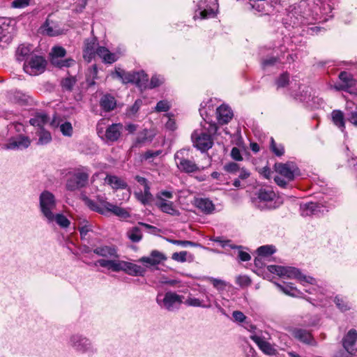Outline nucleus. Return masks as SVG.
Segmentation results:
<instances>
[{
    "mask_svg": "<svg viewBox=\"0 0 357 357\" xmlns=\"http://www.w3.org/2000/svg\"><path fill=\"white\" fill-rule=\"evenodd\" d=\"M95 265H99L101 267L107 268V269L114 272L122 271L132 276H143L146 271L145 268L141 266L119 260L101 259L98 260L95 263Z\"/></svg>",
    "mask_w": 357,
    "mask_h": 357,
    "instance_id": "obj_1",
    "label": "nucleus"
},
{
    "mask_svg": "<svg viewBox=\"0 0 357 357\" xmlns=\"http://www.w3.org/2000/svg\"><path fill=\"white\" fill-rule=\"evenodd\" d=\"M174 160L178 169L186 174L200 172L204 169L200 168L195 162L190 149H183L178 151L174 155Z\"/></svg>",
    "mask_w": 357,
    "mask_h": 357,
    "instance_id": "obj_2",
    "label": "nucleus"
},
{
    "mask_svg": "<svg viewBox=\"0 0 357 357\" xmlns=\"http://www.w3.org/2000/svg\"><path fill=\"white\" fill-rule=\"evenodd\" d=\"M254 199L255 206L261 210H271L280 206L282 202L276 199V194L268 188H261L256 193Z\"/></svg>",
    "mask_w": 357,
    "mask_h": 357,
    "instance_id": "obj_3",
    "label": "nucleus"
},
{
    "mask_svg": "<svg viewBox=\"0 0 357 357\" xmlns=\"http://www.w3.org/2000/svg\"><path fill=\"white\" fill-rule=\"evenodd\" d=\"M267 269L270 273H275L282 278L289 279L295 278L301 282H305L310 284H313L315 280L312 277L303 275L298 268L291 266L270 265L268 266Z\"/></svg>",
    "mask_w": 357,
    "mask_h": 357,
    "instance_id": "obj_4",
    "label": "nucleus"
},
{
    "mask_svg": "<svg viewBox=\"0 0 357 357\" xmlns=\"http://www.w3.org/2000/svg\"><path fill=\"white\" fill-rule=\"evenodd\" d=\"M250 331L252 334L250 335V339L255 342L259 349L266 355L274 356L277 354V350L275 347L268 342L270 335L268 333L257 331H255L256 327L253 325H250Z\"/></svg>",
    "mask_w": 357,
    "mask_h": 357,
    "instance_id": "obj_5",
    "label": "nucleus"
},
{
    "mask_svg": "<svg viewBox=\"0 0 357 357\" xmlns=\"http://www.w3.org/2000/svg\"><path fill=\"white\" fill-rule=\"evenodd\" d=\"M183 296L178 295L175 292L168 291L165 294H158L156 302L161 307L168 311H173L183 303Z\"/></svg>",
    "mask_w": 357,
    "mask_h": 357,
    "instance_id": "obj_6",
    "label": "nucleus"
},
{
    "mask_svg": "<svg viewBox=\"0 0 357 357\" xmlns=\"http://www.w3.org/2000/svg\"><path fill=\"white\" fill-rule=\"evenodd\" d=\"M40 209L43 216L52 218V213L56 207V200L54 195L48 190H44L39 197Z\"/></svg>",
    "mask_w": 357,
    "mask_h": 357,
    "instance_id": "obj_7",
    "label": "nucleus"
},
{
    "mask_svg": "<svg viewBox=\"0 0 357 357\" xmlns=\"http://www.w3.org/2000/svg\"><path fill=\"white\" fill-rule=\"evenodd\" d=\"M46 64L47 61L42 56L33 54L24 62L23 68L30 75H37L45 71Z\"/></svg>",
    "mask_w": 357,
    "mask_h": 357,
    "instance_id": "obj_8",
    "label": "nucleus"
},
{
    "mask_svg": "<svg viewBox=\"0 0 357 357\" xmlns=\"http://www.w3.org/2000/svg\"><path fill=\"white\" fill-rule=\"evenodd\" d=\"M89 174L84 170L79 169L74 172L67 180L66 189L70 191L82 188L86 185Z\"/></svg>",
    "mask_w": 357,
    "mask_h": 357,
    "instance_id": "obj_9",
    "label": "nucleus"
},
{
    "mask_svg": "<svg viewBox=\"0 0 357 357\" xmlns=\"http://www.w3.org/2000/svg\"><path fill=\"white\" fill-rule=\"evenodd\" d=\"M191 137L194 146L202 151L208 150L213 144L212 137L204 130L194 131Z\"/></svg>",
    "mask_w": 357,
    "mask_h": 357,
    "instance_id": "obj_10",
    "label": "nucleus"
},
{
    "mask_svg": "<svg viewBox=\"0 0 357 357\" xmlns=\"http://www.w3.org/2000/svg\"><path fill=\"white\" fill-rule=\"evenodd\" d=\"M287 331L290 335L298 341L305 344L312 346L317 345V342L310 331L298 327H290Z\"/></svg>",
    "mask_w": 357,
    "mask_h": 357,
    "instance_id": "obj_11",
    "label": "nucleus"
},
{
    "mask_svg": "<svg viewBox=\"0 0 357 357\" xmlns=\"http://www.w3.org/2000/svg\"><path fill=\"white\" fill-rule=\"evenodd\" d=\"M275 169L281 176H284L288 181H293L295 175L298 174V169L292 162L287 163H276Z\"/></svg>",
    "mask_w": 357,
    "mask_h": 357,
    "instance_id": "obj_12",
    "label": "nucleus"
},
{
    "mask_svg": "<svg viewBox=\"0 0 357 357\" xmlns=\"http://www.w3.org/2000/svg\"><path fill=\"white\" fill-rule=\"evenodd\" d=\"M218 7V0H204V1H200L198 8L200 10L199 15L201 18L206 19L214 17Z\"/></svg>",
    "mask_w": 357,
    "mask_h": 357,
    "instance_id": "obj_13",
    "label": "nucleus"
},
{
    "mask_svg": "<svg viewBox=\"0 0 357 357\" xmlns=\"http://www.w3.org/2000/svg\"><path fill=\"white\" fill-rule=\"evenodd\" d=\"M98 47L99 45L96 38L86 39L83 49V57L84 60L87 62H90L95 58Z\"/></svg>",
    "mask_w": 357,
    "mask_h": 357,
    "instance_id": "obj_14",
    "label": "nucleus"
},
{
    "mask_svg": "<svg viewBox=\"0 0 357 357\" xmlns=\"http://www.w3.org/2000/svg\"><path fill=\"white\" fill-rule=\"evenodd\" d=\"M356 340L357 331L355 329L349 330L344 337L342 340V345L349 354H354L356 352Z\"/></svg>",
    "mask_w": 357,
    "mask_h": 357,
    "instance_id": "obj_15",
    "label": "nucleus"
},
{
    "mask_svg": "<svg viewBox=\"0 0 357 357\" xmlns=\"http://www.w3.org/2000/svg\"><path fill=\"white\" fill-rule=\"evenodd\" d=\"M69 344L75 349L85 351L91 347L90 340L79 334H75L70 337Z\"/></svg>",
    "mask_w": 357,
    "mask_h": 357,
    "instance_id": "obj_16",
    "label": "nucleus"
},
{
    "mask_svg": "<svg viewBox=\"0 0 357 357\" xmlns=\"http://www.w3.org/2000/svg\"><path fill=\"white\" fill-rule=\"evenodd\" d=\"M30 144L31 140L28 137L18 135L9 139L8 142L6 144V148L7 149H23L28 148Z\"/></svg>",
    "mask_w": 357,
    "mask_h": 357,
    "instance_id": "obj_17",
    "label": "nucleus"
},
{
    "mask_svg": "<svg viewBox=\"0 0 357 357\" xmlns=\"http://www.w3.org/2000/svg\"><path fill=\"white\" fill-rule=\"evenodd\" d=\"M167 259L166 256L161 252L158 250L151 251L149 257H143L139 259V261L149 266H155Z\"/></svg>",
    "mask_w": 357,
    "mask_h": 357,
    "instance_id": "obj_18",
    "label": "nucleus"
},
{
    "mask_svg": "<svg viewBox=\"0 0 357 357\" xmlns=\"http://www.w3.org/2000/svg\"><path fill=\"white\" fill-rule=\"evenodd\" d=\"M339 78L342 82V84L335 86L337 91H349V89L356 84V81L353 78L352 75L346 71L341 72L339 75Z\"/></svg>",
    "mask_w": 357,
    "mask_h": 357,
    "instance_id": "obj_19",
    "label": "nucleus"
},
{
    "mask_svg": "<svg viewBox=\"0 0 357 357\" xmlns=\"http://www.w3.org/2000/svg\"><path fill=\"white\" fill-rule=\"evenodd\" d=\"M217 119L220 124L228 123L233 117V112L229 107L222 105L217 108Z\"/></svg>",
    "mask_w": 357,
    "mask_h": 357,
    "instance_id": "obj_20",
    "label": "nucleus"
},
{
    "mask_svg": "<svg viewBox=\"0 0 357 357\" xmlns=\"http://www.w3.org/2000/svg\"><path fill=\"white\" fill-rule=\"evenodd\" d=\"M33 46L29 44H21L18 46L15 56L16 59L19 61H24L26 62L33 54Z\"/></svg>",
    "mask_w": 357,
    "mask_h": 357,
    "instance_id": "obj_21",
    "label": "nucleus"
},
{
    "mask_svg": "<svg viewBox=\"0 0 357 357\" xmlns=\"http://www.w3.org/2000/svg\"><path fill=\"white\" fill-rule=\"evenodd\" d=\"M50 125L53 128L59 127L60 131L64 136L71 137L73 135V126L71 123L68 121H63L61 119L54 117L50 123Z\"/></svg>",
    "mask_w": 357,
    "mask_h": 357,
    "instance_id": "obj_22",
    "label": "nucleus"
},
{
    "mask_svg": "<svg viewBox=\"0 0 357 357\" xmlns=\"http://www.w3.org/2000/svg\"><path fill=\"white\" fill-rule=\"evenodd\" d=\"M123 125L121 123H113L107 127L105 131V138L110 142L116 141L121 134Z\"/></svg>",
    "mask_w": 357,
    "mask_h": 357,
    "instance_id": "obj_23",
    "label": "nucleus"
},
{
    "mask_svg": "<svg viewBox=\"0 0 357 357\" xmlns=\"http://www.w3.org/2000/svg\"><path fill=\"white\" fill-rule=\"evenodd\" d=\"M156 206L163 213L169 214L171 215L178 216L180 215L179 211L174 205V203L168 200H162L157 202Z\"/></svg>",
    "mask_w": 357,
    "mask_h": 357,
    "instance_id": "obj_24",
    "label": "nucleus"
},
{
    "mask_svg": "<svg viewBox=\"0 0 357 357\" xmlns=\"http://www.w3.org/2000/svg\"><path fill=\"white\" fill-rule=\"evenodd\" d=\"M96 56L102 59L104 63L109 64L114 63L119 58L116 54L111 53L107 48L102 46L98 47Z\"/></svg>",
    "mask_w": 357,
    "mask_h": 357,
    "instance_id": "obj_25",
    "label": "nucleus"
},
{
    "mask_svg": "<svg viewBox=\"0 0 357 357\" xmlns=\"http://www.w3.org/2000/svg\"><path fill=\"white\" fill-rule=\"evenodd\" d=\"M93 252L96 255L103 257H119L116 249L114 246L103 245L97 247Z\"/></svg>",
    "mask_w": 357,
    "mask_h": 357,
    "instance_id": "obj_26",
    "label": "nucleus"
},
{
    "mask_svg": "<svg viewBox=\"0 0 357 357\" xmlns=\"http://www.w3.org/2000/svg\"><path fill=\"white\" fill-rule=\"evenodd\" d=\"M112 77L114 78H118L123 84L132 83L135 81V76L133 75V72H126L124 70L120 68H116L115 71L112 74Z\"/></svg>",
    "mask_w": 357,
    "mask_h": 357,
    "instance_id": "obj_27",
    "label": "nucleus"
},
{
    "mask_svg": "<svg viewBox=\"0 0 357 357\" xmlns=\"http://www.w3.org/2000/svg\"><path fill=\"white\" fill-rule=\"evenodd\" d=\"M322 206L317 203L310 202L305 204L302 206V215L310 216L312 215H318L323 211Z\"/></svg>",
    "mask_w": 357,
    "mask_h": 357,
    "instance_id": "obj_28",
    "label": "nucleus"
},
{
    "mask_svg": "<svg viewBox=\"0 0 357 357\" xmlns=\"http://www.w3.org/2000/svg\"><path fill=\"white\" fill-rule=\"evenodd\" d=\"M46 220L48 223L55 222L60 227L63 229L68 228L70 225V220L62 213H53L52 218H47Z\"/></svg>",
    "mask_w": 357,
    "mask_h": 357,
    "instance_id": "obj_29",
    "label": "nucleus"
},
{
    "mask_svg": "<svg viewBox=\"0 0 357 357\" xmlns=\"http://www.w3.org/2000/svg\"><path fill=\"white\" fill-rule=\"evenodd\" d=\"M196 206L206 214L211 213L215 210V206L212 201L207 198L197 199Z\"/></svg>",
    "mask_w": 357,
    "mask_h": 357,
    "instance_id": "obj_30",
    "label": "nucleus"
},
{
    "mask_svg": "<svg viewBox=\"0 0 357 357\" xmlns=\"http://www.w3.org/2000/svg\"><path fill=\"white\" fill-rule=\"evenodd\" d=\"M100 107L105 112H110L116 107V100L114 98L110 95H105L100 100Z\"/></svg>",
    "mask_w": 357,
    "mask_h": 357,
    "instance_id": "obj_31",
    "label": "nucleus"
},
{
    "mask_svg": "<svg viewBox=\"0 0 357 357\" xmlns=\"http://www.w3.org/2000/svg\"><path fill=\"white\" fill-rule=\"evenodd\" d=\"M331 116L333 123L340 128L342 131H344L345 123L343 112L337 109L333 110L331 113Z\"/></svg>",
    "mask_w": 357,
    "mask_h": 357,
    "instance_id": "obj_32",
    "label": "nucleus"
},
{
    "mask_svg": "<svg viewBox=\"0 0 357 357\" xmlns=\"http://www.w3.org/2000/svg\"><path fill=\"white\" fill-rule=\"evenodd\" d=\"M105 182L113 189L125 188L126 187V183L116 176L107 175L105 178Z\"/></svg>",
    "mask_w": 357,
    "mask_h": 357,
    "instance_id": "obj_33",
    "label": "nucleus"
},
{
    "mask_svg": "<svg viewBox=\"0 0 357 357\" xmlns=\"http://www.w3.org/2000/svg\"><path fill=\"white\" fill-rule=\"evenodd\" d=\"M49 121V117L46 114L40 113L36 115L33 118H31L29 121L31 125L37 126L40 128H43V126L46 124Z\"/></svg>",
    "mask_w": 357,
    "mask_h": 357,
    "instance_id": "obj_34",
    "label": "nucleus"
},
{
    "mask_svg": "<svg viewBox=\"0 0 357 357\" xmlns=\"http://www.w3.org/2000/svg\"><path fill=\"white\" fill-rule=\"evenodd\" d=\"M135 196L139 201H140L143 204H146L150 202L153 196L150 192V187L146 186L144 188V192H136Z\"/></svg>",
    "mask_w": 357,
    "mask_h": 357,
    "instance_id": "obj_35",
    "label": "nucleus"
},
{
    "mask_svg": "<svg viewBox=\"0 0 357 357\" xmlns=\"http://www.w3.org/2000/svg\"><path fill=\"white\" fill-rule=\"evenodd\" d=\"M37 135L38 136V141L37 144L39 145H45L52 141V135L50 132L44 128H40L37 132Z\"/></svg>",
    "mask_w": 357,
    "mask_h": 357,
    "instance_id": "obj_36",
    "label": "nucleus"
},
{
    "mask_svg": "<svg viewBox=\"0 0 357 357\" xmlns=\"http://www.w3.org/2000/svg\"><path fill=\"white\" fill-rule=\"evenodd\" d=\"M51 63L54 66L60 68H68L75 64V61L73 59H63L62 58L59 59H57V58L51 59Z\"/></svg>",
    "mask_w": 357,
    "mask_h": 357,
    "instance_id": "obj_37",
    "label": "nucleus"
},
{
    "mask_svg": "<svg viewBox=\"0 0 357 357\" xmlns=\"http://www.w3.org/2000/svg\"><path fill=\"white\" fill-rule=\"evenodd\" d=\"M135 76V81L132 84H135L139 87H143L145 86L148 81V75L144 71L133 72Z\"/></svg>",
    "mask_w": 357,
    "mask_h": 357,
    "instance_id": "obj_38",
    "label": "nucleus"
},
{
    "mask_svg": "<svg viewBox=\"0 0 357 357\" xmlns=\"http://www.w3.org/2000/svg\"><path fill=\"white\" fill-rule=\"evenodd\" d=\"M185 304L188 306L201 307L204 308H210L211 307V305L209 304V303H205L204 300L201 301L199 298L191 297H189L185 300Z\"/></svg>",
    "mask_w": 357,
    "mask_h": 357,
    "instance_id": "obj_39",
    "label": "nucleus"
},
{
    "mask_svg": "<svg viewBox=\"0 0 357 357\" xmlns=\"http://www.w3.org/2000/svg\"><path fill=\"white\" fill-rule=\"evenodd\" d=\"M127 235L131 241L137 243L142 239V232L138 227H134L128 231Z\"/></svg>",
    "mask_w": 357,
    "mask_h": 357,
    "instance_id": "obj_40",
    "label": "nucleus"
},
{
    "mask_svg": "<svg viewBox=\"0 0 357 357\" xmlns=\"http://www.w3.org/2000/svg\"><path fill=\"white\" fill-rule=\"evenodd\" d=\"M109 208L107 210V213H112L116 215L121 218H128L129 217V213L124 208H121L116 205L114 204H107Z\"/></svg>",
    "mask_w": 357,
    "mask_h": 357,
    "instance_id": "obj_41",
    "label": "nucleus"
},
{
    "mask_svg": "<svg viewBox=\"0 0 357 357\" xmlns=\"http://www.w3.org/2000/svg\"><path fill=\"white\" fill-rule=\"evenodd\" d=\"M76 83L75 77H68L64 78L61 82V85L64 91H71Z\"/></svg>",
    "mask_w": 357,
    "mask_h": 357,
    "instance_id": "obj_42",
    "label": "nucleus"
},
{
    "mask_svg": "<svg viewBox=\"0 0 357 357\" xmlns=\"http://www.w3.org/2000/svg\"><path fill=\"white\" fill-rule=\"evenodd\" d=\"M43 28V32L49 36H56L61 33L59 29H56L50 25L49 20H46Z\"/></svg>",
    "mask_w": 357,
    "mask_h": 357,
    "instance_id": "obj_43",
    "label": "nucleus"
},
{
    "mask_svg": "<svg viewBox=\"0 0 357 357\" xmlns=\"http://www.w3.org/2000/svg\"><path fill=\"white\" fill-rule=\"evenodd\" d=\"M85 204L92 211L100 214L104 215V211L102 210L98 202L92 200L88 197L84 199Z\"/></svg>",
    "mask_w": 357,
    "mask_h": 357,
    "instance_id": "obj_44",
    "label": "nucleus"
},
{
    "mask_svg": "<svg viewBox=\"0 0 357 357\" xmlns=\"http://www.w3.org/2000/svg\"><path fill=\"white\" fill-rule=\"evenodd\" d=\"M289 83V75L285 72L282 73L275 80V84L278 88L287 86Z\"/></svg>",
    "mask_w": 357,
    "mask_h": 357,
    "instance_id": "obj_45",
    "label": "nucleus"
},
{
    "mask_svg": "<svg viewBox=\"0 0 357 357\" xmlns=\"http://www.w3.org/2000/svg\"><path fill=\"white\" fill-rule=\"evenodd\" d=\"M275 252V249L273 245H263L257 249V252L259 256L268 257Z\"/></svg>",
    "mask_w": 357,
    "mask_h": 357,
    "instance_id": "obj_46",
    "label": "nucleus"
},
{
    "mask_svg": "<svg viewBox=\"0 0 357 357\" xmlns=\"http://www.w3.org/2000/svg\"><path fill=\"white\" fill-rule=\"evenodd\" d=\"M270 149L277 156H282L284 153V146L282 144H277L273 137L271 138Z\"/></svg>",
    "mask_w": 357,
    "mask_h": 357,
    "instance_id": "obj_47",
    "label": "nucleus"
},
{
    "mask_svg": "<svg viewBox=\"0 0 357 357\" xmlns=\"http://www.w3.org/2000/svg\"><path fill=\"white\" fill-rule=\"evenodd\" d=\"M142 104V100L140 99H137L135 100L133 105H132L130 107L128 108L126 110V115L129 117L134 116L138 110L139 109L141 105Z\"/></svg>",
    "mask_w": 357,
    "mask_h": 357,
    "instance_id": "obj_48",
    "label": "nucleus"
},
{
    "mask_svg": "<svg viewBox=\"0 0 357 357\" xmlns=\"http://www.w3.org/2000/svg\"><path fill=\"white\" fill-rule=\"evenodd\" d=\"M66 54V51L63 47H54L50 53L51 59L57 58V59H59L64 57Z\"/></svg>",
    "mask_w": 357,
    "mask_h": 357,
    "instance_id": "obj_49",
    "label": "nucleus"
},
{
    "mask_svg": "<svg viewBox=\"0 0 357 357\" xmlns=\"http://www.w3.org/2000/svg\"><path fill=\"white\" fill-rule=\"evenodd\" d=\"M171 107L169 102L166 100L159 101L155 107V110L158 112H167Z\"/></svg>",
    "mask_w": 357,
    "mask_h": 357,
    "instance_id": "obj_50",
    "label": "nucleus"
},
{
    "mask_svg": "<svg viewBox=\"0 0 357 357\" xmlns=\"http://www.w3.org/2000/svg\"><path fill=\"white\" fill-rule=\"evenodd\" d=\"M337 307L342 312L347 311L350 309L348 303L342 298L339 296H336L334 300Z\"/></svg>",
    "mask_w": 357,
    "mask_h": 357,
    "instance_id": "obj_51",
    "label": "nucleus"
},
{
    "mask_svg": "<svg viewBox=\"0 0 357 357\" xmlns=\"http://www.w3.org/2000/svg\"><path fill=\"white\" fill-rule=\"evenodd\" d=\"M188 252L186 251H181L180 252H174L172 256V259L178 262H185L187 261Z\"/></svg>",
    "mask_w": 357,
    "mask_h": 357,
    "instance_id": "obj_52",
    "label": "nucleus"
},
{
    "mask_svg": "<svg viewBox=\"0 0 357 357\" xmlns=\"http://www.w3.org/2000/svg\"><path fill=\"white\" fill-rule=\"evenodd\" d=\"M224 169L231 174H236L240 170L238 165L236 162H229L224 166Z\"/></svg>",
    "mask_w": 357,
    "mask_h": 357,
    "instance_id": "obj_53",
    "label": "nucleus"
},
{
    "mask_svg": "<svg viewBox=\"0 0 357 357\" xmlns=\"http://www.w3.org/2000/svg\"><path fill=\"white\" fill-rule=\"evenodd\" d=\"M209 280L213 287L218 290H223L226 287V282L220 279L210 278Z\"/></svg>",
    "mask_w": 357,
    "mask_h": 357,
    "instance_id": "obj_54",
    "label": "nucleus"
},
{
    "mask_svg": "<svg viewBox=\"0 0 357 357\" xmlns=\"http://www.w3.org/2000/svg\"><path fill=\"white\" fill-rule=\"evenodd\" d=\"M30 0H14L11 3V6L14 8H24L29 6Z\"/></svg>",
    "mask_w": 357,
    "mask_h": 357,
    "instance_id": "obj_55",
    "label": "nucleus"
},
{
    "mask_svg": "<svg viewBox=\"0 0 357 357\" xmlns=\"http://www.w3.org/2000/svg\"><path fill=\"white\" fill-rule=\"evenodd\" d=\"M88 0H75L73 10L76 13H81L85 8Z\"/></svg>",
    "mask_w": 357,
    "mask_h": 357,
    "instance_id": "obj_56",
    "label": "nucleus"
},
{
    "mask_svg": "<svg viewBox=\"0 0 357 357\" xmlns=\"http://www.w3.org/2000/svg\"><path fill=\"white\" fill-rule=\"evenodd\" d=\"M172 197H173L172 192L167 191V190L160 191L156 195L157 202H160L162 200H167L165 198L172 199Z\"/></svg>",
    "mask_w": 357,
    "mask_h": 357,
    "instance_id": "obj_57",
    "label": "nucleus"
},
{
    "mask_svg": "<svg viewBox=\"0 0 357 357\" xmlns=\"http://www.w3.org/2000/svg\"><path fill=\"white\" fill-rule=\"evenodd\" d=\"M167 241L176 245H180L183 247H187L188 245L190 246H195V243L194 242L190 241H180V240H173V239H167Z\"/></svg>",
    "mask_w": 357,
    "mask_h": 357,
    "instance_id": "obj_58",
    "label": "nucleus"
},
{
    "mask_svg": "<svg viewBox=\"0 0 357 357\" xmlns=\"http://www.w3.org/2000/svg\"><path fill=\"white\" fill-rule=\"evenodd\" d=\"M205 124H207L208 127L205 128L204 131H206V133L208 135H210L211 137V135H215L217 132L218 127L216 125V123L206 122Z\"/></svg>",
    "mask_w": 357,
    "mask_h": 357,
    "instance_id": "obj_59",
    "label": "nucleus"
},
{
    "mask_svg": "<svg viewBox=\"0 0 357 357\" xmlns=\"http://www.w3.org/2000/svg\"><path fill=\"white\" fill-rule=\"evenodd\" d=\"M97 202L100 206V208H102V210L104 211V215H106L107 213V210L109 208L107 204H112V203L107 202L102 197L100 196L97 197Z\"/></svg>",
    "mask_w": 357,
    "mask_h": 357,
    "instance_id": "obj_60",
    "label": "nucleus"
},
{
    "mask_svg": "<svg viewBox=\"0 0 357 357\" xmlns=\"http://www.w3.org/2000/svg\"><path fill=\"white\" fill-rule=\"evenodd\" d=\"M8 24H6L3 19H0V41L6 36Z\"/></svg>",
    "mask_w": 357,
    "mask_h": 357,
    "instance_id": "obj_61",
    "label": "nucleus"
},
{
    "mask_svg": "<svg viewBox=\"0 0 357 357\" xmlns=\"http://www.w3.org/2000/svg\"><path fill=\"white\" fill-rule=\"evenodd\" d=\"M236 282L241 287H247L251 284L250 279L245 275L238 276L237 278Z\"/></svg>",
    "mask_w": 357,
    "mask_h": 357,
    "instance_id": "obj_62",
    "label": "nucleus"
},
{
    "mask_svg": "<svg viewBox=\"0 0 357 357\" xmlns=\"http://www.w3.org/2000/svg\"><path fill=\"white\" fill-rule=\"evenodd\" d=\"M234 319L238 322H243L246 319V316L241 311L236 310L232 313Z\"/></svg>",
    "mask_w": 357,
    "mask_h": 357,
    "instance_id": "obj_63",
    "label": "nucleus"
},
{
    "mask_svg": "<svg viewBox=\"0 0 357 357\" xmlns=\"http://www.w3.org/2000/svg\"><path fill=\"white\" fill-rule=\"evenodd\" d=\"M278 61V59L275 56H271L268 59H264L261 62L262 67L264 68L273 66L275 63H276Z\"/></svg>",
    "mask_w": 357,
    "mask_h": 357,
    "instance_id": "obj_64",
    "label": "nucleus"
}]
</instances>
